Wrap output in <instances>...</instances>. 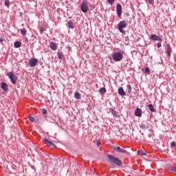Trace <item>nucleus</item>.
<instances>
[{
	"label": "nucleus",
	"mask_w": 176,
	"mask_h": 176,
	"mask_svg": "<svg viewBox=\"0 0 176 176\" xmlns=\"http://www.w3.org/2000/svg\"><path fill=\"white\" fill-rule=\"evenodd\" d=\"M107 157L109 160L110 164L112 166H113V164H116V166H122V164H123L120 160L112 155H107Z\"/></svg>",
	"instance_id": "f257e3e1"
},
{
	"label": "nucleus",
	"mask_w": 176,
	"mask_h": 176,
	"mask_svg": "<svg viewBox=\"0 0 176 176\" xmlns=\"http://www.w3.org/2000/svg\"><path fill=\"white\" fill-rule=\"evenodd\" d=\"M118 30L121 34H123V35H126V31L123 30V28H126L127 27V23H126V21H121L118 24Z\"/></svg>",
	"instance_id": "f03ea898"
},
{
	"label": "nucleus",
	"mask_w": 176,
	"mask_h": 176,
	"mask_svg": "<svg viewBox=\"0 0 176 176\" xmlns=\"http://www.w3.org/2000/svg\"><path fill=\"white\" fill-rule=\"evenodd\" d=\"M7 76H8L9 79L10 80V82L12 83V85H16L17 83V76H16L13 72H9L7 74Z\"/></svg>",
	"instance_id": "7ed1b4c3"
},
{
	"label": "nucleus",
	"mask_w": 176,
	"mask_h": 176,
	"mask_svg": "<svg viewBox=\"0 0 176 176\" xmlns=\"http://www.w3.org/2000/svg\"><path fill=\"white\" fill-rule=\"evenodd\" d=\"M112 57L114 61L119 62L123 58V54L120 52H114Z\"/></svg>",
	"instance_id": "20e7f679"
},
{
	"label": "nucleus",
	"mask_w": 176,
	"mask_h": 176,
	"mask_svg": "<svg viewBox=\"0 0 176 176\" xmlns=\"http://www.w3.org/2000/svg\"><path fill=\"white\" fill-rule=\"evenodd\" d=\"M81 12L83 13H87L89 10V6H87V2H82L80 4Z\"/></svg>",
	"instance_id": "39448f33"
},
{
	"label": "nucleus",
	"mask_w": 176,
	"mask_h": 176,
	"mask_svg": "<svg viewBox=\"0 0 176 176\" xmlns=\"http://www.w3.org/2000/svg\"><path fill=\"white\" fill-rule=\"evenodd\" d=\"M113 150L116 151L117 152H119L120 153H126V155H129V152L117 146H113Z\"/></svg>",
	"instance_id": "423d86ee"
},
{
	"label": "nucleus",
	"mask_w": 176,
	"mask_h": 176,
	"mask_svg": "<svg viewBox=\"0 0 176 176\" xmlns=\"http://www.w3.org/2000/svg\"><path fill=\"white\" fill-rule=\"evenodd\" d=\"M150 39L151 41H157L159 42H162L163 41L162 38H160L159 36L156 34H151L150 36Z\"/></svg>",
	"instance_id": "0eeeda50"
},
{
	"label": "nucleus",
	"mask_w": 176,
	"mask_h": 176,
	"mask_svg": "<svg viewBox=\"0 0 176 176\" xmlns=\"http://www.w3.org/2000/svg\"><path fill=\"white\" fill-rule=\"evenodd\" d=\"M116 13H117L118 17H121L122 16V5L117 4V6H116Z\"/></svg>",
	"instance_id": "6e6552de"
},
{
	"label": "nucleus",
	"mask_w": 176,
	"mask_h": 176,
	"mask_svg": "<svg viewBox=\"0 0 176 176\" xmlns=\"http://www.w3.org/2000/svg\"><path fill=\"white\" fill-rule=\"evenodd\" d=\"M166 53L168 57L169 58L171 57V53H173V49L171 48V46L170 45V44L166 45Z\"/></svg>",
	"instance_id": "1a4fd4ad"
},
{
	"label": "nucleus",
	"mask_w": 176,
	"mask_h": 176,
	"mask_svg": "<svg viewBox=\"0 0 176 176\" xmlns=\"http://www.w3.org/2000/svg\"><path fill=\"white\" fill-rule=\"evenodd\" d=\"M37 63H38V59L31 58L29 61L30 67H35V65H36Z\"/></svg>",
	"instance_id": "9d476101"
},
{
	"label": "nucleus",
	"mask_w": 176,
	"mask_h": 176,
	"mask_svg": "<svg viewBox=\"0 0 176 176\" xmlns=\"http://www.w3.org/2000/svg\"><path fill=\"white\" fill-rule=\"evenodd\" d=\"M44 142L46 145H47V146H50V148H54V146H56V145L53 142H50L47 139H45Z\"/></svg>",
	"instance_id": "9b49d317"
},
{
	"label": "nucleus",
	"mask_w": 176,
	"mask_h": 176,
	"mask_svg": "<svg viewBox=\"0 0 176 176\" xmlns=\"http://www.w3.org/2000/svg\"><path fill=\"white\" fill-rule=\"evenodd\" d=\"M135 116L141 118V116H142V110H141L140 108H137L135 111Z\"/></svg>",
	"instance_id": "f8f14e48"
},
{
	"label": "nucleus",
	"mask_w": 176,
	"mask_h": 176,
	"mask_svg": "<svg viewBox=\"0 0 176 176\" xmlns=\"http://www.w3.org/2000/svg\"><path fill=\"white\" fill-rule=\"evenodd\" d=\"M50 47L52 50H57V45L55 43H50Z\"/></svg>",
	"instance_id": "ddd939ff"
},
{
	"label": "nucleus",
	"mask_w": 176,
	"mask_h": 176,
	"mask_svg": "<svg viewBox=\"0 0 176 176\" xmlns=\"http://www.w3.org/2000/svg\"><path fill=\"white\" fill-rule=\"evenodd\" d=\"M1 89L3 91H8V84L6 82H1Z\"/></svg>",
	"instance_id": "4468645a"
},
{
	"label": "nucleus",
	"mask_w": 176,
	"mask_h": 176,
	"mask_svg": "<svg viewBox=\"0 0 176 176\" xmlns=\"http://www.w3.org/2000/svg\"><path fill=\"white\" fill-rule=\"evenodd\" d=\"M118 94L120 96H124V94H126V92H124V89H123V87L118 88Z\"/></svg>",
	"instance_id": "2eb2a0df"
},
{
	"label": "nucleus",
	"mask_w": 176,
	"mask_h": 176,
	"mask_svg": "<svg viewBox=\"0 0 176 176\" xmlns=\"http://www.w3.org/2000/svg\"><path fill=\"white\" fill-rule=\"evenodd\" d=\"M140 129H142V130H146V129H148V124L142 122L141 124L140 125Z\"/></svg>",
	"instance_id": "dca6fc26"
},
{
	"label": "nucleus",
	"mask_w": 176,
	"mask_h": 176,
	"mask_svg": "<svg viewBox=\"0 0 176 176\" xmlns=\"http://www.w3.org/2000/svg\"><path fill=\"white\" fill-rule=\"evenodd\" d=\"M148 108L151 112H156V109L153 107V105L152 104H149L148 105Z\"/></svg>",
	"instance_id": "f3484780"
},
{
	"label": "nucleus",
	"mask_w": 176,
	"mask_h": 176,
	"mask_svg": "<svg viewBox=\"0 0 176 176\" xmlns=\"http://www.w3.org/2000/svg\"><path fill=\"white\" fill-rule=\"evenodd\" d=\"M14 47H16L19 49V47H21V42L20 41H16L14 44Z\"/></svg>",
	"instance_id": "a211bd4d"
},
{
	"label": "nucleus",
	"mask_w": 176,
	"mask_h": 176,
	"mask_svg": "<svg viewBox=\"0 0 176 176\" xmlns=\"http://www.w3.org/2000/svg\"><path fill=\"white\" fill-rule=\"evenodd\" d=\"M100 94H105L107 93V89L102 87L99 89Z\"/></svg>",
	"instance_id": "6ab92c4d"
},
{
	"label": "nucleus",
	"mask_w": 176,
	"mask_h": 176,
	"mask_svg": "<svg viewBox=\"0 0 176 176\" xmlns=\"http://www.w3.org/2000/svg\"><path fill=\"white\" fill-rule=\"evenodd\" d=\"M57 56H58V58H60V60H63L64 58V54H63V52H58Z\"/></svg>",
	"instance_id": "aec40b11"
},
{
	"label": "nucleus",
	"mask_w": 176,
	"mask_h": 176,
	"mask_svg": "<svg viewBox=\"0 0 176 176\" xmlns=\"http://www.w3.org/2000/svg\"><path fill=\"white\" fill-rule=\"evenodd\" d=\"M74 97L76 100H80V94H79V92H76L74 94Z\"/></svg>",
	"instance_id": "412c9836"
},
{
	"label": "nucleus",
	"mask_w": 176,
	"mask_h": 176,
	"mask_svg": "<svg viewBox=\"0 0 176 176\" xmlns=\"http://www.w3.org/2000/svg\"><path fill=\"white\" fill-rule=\"evenodd\" d=\"M21 34L22 35H26L27 34V30L25 28H23L21 30Z\"/></svg>",
	"instance_id": "4be33fe9"
},
{
	"label": "nucleus",
	"mask_w": 176,
	"mask_h": 176,
	"mask_svg": "<svg viewBox=\"0 0 176 176\" xmlns=\"http://www.w3.org/2000/svg\"><path fill=\"white\" fill-rule=\"evenodd\" d=\"M168 169L170 170V171H173V173H176V167L174 166H168Z\"/></svg>",
	"instance_id": "5701e85b"
},
{
	"label": "nucleus",
	"mask_w": 176,
	"mask_h": 176,
	"mask_svg": "<svg viewBox=\"0 0 176 176\" xmlns=\"http://www.w3.org/2000/svg\"><path fill=\"white\" fill-rule=\"evenodd\" d=\"M138 153L139 155H142V156L146 155V153H145V152H144V151H142V150L139 151Z\"/></svg>",
	"instance_id": "b1692460"
},
{
	"label": "nucleus",
	"mask_w": 176,
	"mask_h": 176,
	"mask_svg": "<svg viewBox=\"0 0 176 176\" xmlns=\"http://www.w3.org/2000/svg\"><path fill=\"white\" fill-rule=\"evenodd\" d=\"M68 27H69V28L73 29L74 28V23H72V21H69L68 23Z\"/></svg>",
	"instance_id": "393cba45"
},
{
	"label": "nucleus",
	"mask_w": 176,
	"mask_h": 176,
	"mask_svg": "<svg viewBox=\"0 0 176 176\" xmlns=\"http://www.w3.org/2000/svg\"><path fill=\"white\" fill-rule=\"evenodd\" d=\"M10 3V1H9V0H6L4 5H5V6H7V8H9Z\"/></svg>",
	"instance_id": "a878e982"
},
{
	"label": "nucleus",
	"mask_w": 176,
	"mask_h": 176,
	"mask_svg": "<svg viewBox=\"0 0 176 176\" xmlns=\"http://www.w3.org/2000/svg\"><path fill=\"white\" fill-rule=\"evenodd\" d=\"M126 89H128L129 94H130V93H131V86L129 85H126Z\"/></svg>",
	"instance_id": "bb28decb"
},
{
	"label": "nucleus",
	"mask_w": 176,
	"mask_h": 176,
	"mask_svg": "<svg viewBox=\"0 0 176 176\" xmlns=\"http://www.w3.org/2000/svg\"><path fill=\"white\" fill-rule=\"evenodd\" d=\"M39 31H40L41 34H43V32H45V28L41 27L39 29Z\"/></svg>",
	"instance_id": "cd10ccee"
},
{
	"label": "nucleus",
	"mask_w": 176,
	"mask_h": 176,
	"mask_svg": "<svg viewBox=\"0 0 176 176\" xmlns=\"http://www.w3.org/2000/svg\"><path fill=\"white\" fill-rule=\"evenodd\" d=\"M151 69H149V67H146L145 69H144V72L146 74H149Z\"/></svg>",
	"instance_id": "c85d7f7f"
},
{
	"label": "nucleus",
	"mask_w": 176,
	"mask_h": 176,
	"mask_svg": "<svg viewBox=\"0 0 176 176\" xmlns=\"http://www.w3.org/2000/svg\"><path fill=\"white\" fill-rule=\"evenodd\" d=\"M107 2L109 5H112L115 2V0H107Z\"/></svg>",
	"instance_id": "c756f323"
},
{
	"label": "nucleus",
	"mask_w": 176,
	"mask_h": 176,
	"mask_svg": "<svg viewBox=\"0 0 176 176\" xmlns=\"http://www.w3.org/2000/svg\"><path fill=\"white\" fill-rule=\"evenodd\" d=\"M29 120H30V122H34L35 121V118H34V117L29 116Z\"/></svg>",
	"instance_id": "7c9ffc66"
},
{
	"label": "nucleus",
	"mask_w": 176,
	"mask_h": 176,
	"mask_svg": "<svg viewBox=\"0 0 176 176\" xmlns=\"http://www.w3.org/2000/svg\"><path fill=\"white\" fill-rule=\"evenodd\" d=\"M42 113H43V115H46V113H47V110H46V109H43L42 110Z\"/></svg>",
	"instance_id": "2f4dec72"
},
{
	"label": "nucleus",
	"mask_w": 176,
	"mask_h": 176,
	"mask_svg": "<svg viewBox=\"0 0 176 176\" xmlns=\"http://www.w3.org/2000/svg\"><path fill=\"white\" fill-rule=\"evenodd\" d=\"M111 113H112V115H113V116H116V111L111 110Z\"/></svg>",
	"instance_id": "473e14b6"
},
{
	"label": "nucleus",
	"mask_w": 176,
	"mask_h": 176,
	"mask_svg": "<svg viewBox=\"0 0 176 176\" xmlns=\"http://www.w3.org/2000/svg\"><path fill=\"white\" fill-rule=\"evenodd\" d=\"M153 2H154L153 0H148V3H149L150 5H153Z\"/></svg>",
	"instance_id": "72a5a7b5"
},
{
	"label": "nucleus",
	"mask_w": 176,
	"mask_h": 176,
	"mask_svg": "<svg viewBox=\"0 0 176 176\" xmlns=\"http://www.w3.org/2000/svg\"><path fill=\"white\" fill-rule=\"evenodd\" d=\"M157 46L158 48H160V47L162 46V43H157Z\"/></svg>",
	"instance_id": "f704fd0d"
},
{
	"label": "nucleus",
	"mask_w": 176,
	"mask_h": 176,
	"mask_svg": "<svg viewBox=\"0 0 176 176\" xmlns=\"http://www.w3.org/2000/svg\"><path fill=\"white\" fill-rule=\"evenodd\" d=\"M170 145H171V146H176L175 142H173Z\"/></svg>",
	"instance_id": "c9c22d12"
},
{
	"label": "nucleus",
	"mask_w": 176,
	"mask_h": 176,
	"mask_svg": "<svg viewBox=\"0 0 176 176\" xmlns=\"http://www.w3.org/2000/svg\"><path fill=\"white\" fill-rule=\"evenodd\" d=\"M100 140H98V141H97V145H98V146L100 145Z\"/></svg>",
	"instance_id": "e433bc0d"
},
{
	"label": "nucleus",
	"mask_w": 176,
	"mask_h": 176,
	"mask_svg": "<svg viewBox=\"0 0 176 176\" xmlns=\"http://www.w3.org/2000/svg\"><path fill=\"white\" fill-rule=\"evenodd\" d=\"M3 42V38H0V43H2Z\"/></svg>",
	"instance_id": "4c0bfd02"
},
{
	"label": "nucleus",
	"mask_w": 176,
	"mask_h": 176,
	"mask_svg": "<svg viewBox=\"0 0 176 176\" xmlns=\"http://www.w3.org/2000/svg\"><path fill=\"white\" fill-rule=\"evenodd\" d=\"M25 39L26 42H28V38L25 37Z\"/></svg>",
	"instance_id": "58836bf2"
},
{
	"label": "nucleus",
	"mask_w": 176,
	"mask_h": 176,
	"mask_svg": "<svg viewBox=\"0 0 176 176\" xmlns=\"http://www.w3.org/2000/svg\"><path fill=\"white\" fill-rule=\"evenodd\" d=\"M32 168H34V166H32Z\"/></svg>",
	"instance_id": "ea45409f"
}]
</instances>
